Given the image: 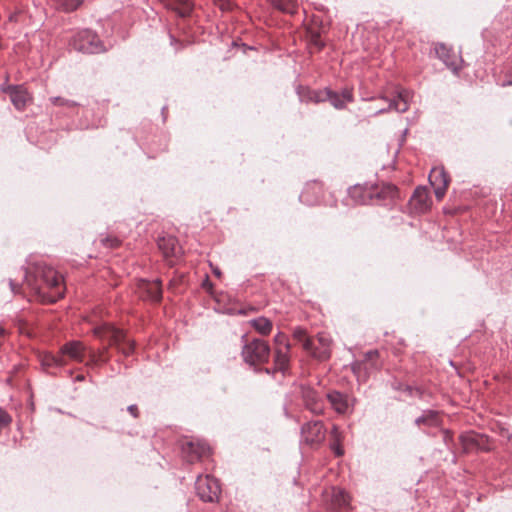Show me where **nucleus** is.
<instances>
[{"mask_svg":"<svg viewBox=\"0 0 512 512\" xmlns=\"http://www.w3.org/2000/svg\"><path fill=\"white\" fill-rule=\"evenodd\" d=\"M90 323L93 325V336L105 345L96 350L87 347L81 341H69L60 348V354L65 360L68 358L69 360L83 363L86 354H88L86 366L100 367L110 361V348H115L124 356H129L133 353L135 343L124 330L108 322L97 323L90 320Z\"/></svg>","mask_w":512,"mask_h":512,"instance_id":"obj_1","label":"nucleus"},{"mask_svg":"<svg viewBox=\"0 0 512 512\" xmlns=\"http://www.w3.org/2000/svg\"><path fill=\"white\" fill-rule=\"evenodd\" d=\"M25 282L42 303H54L64 296V283L61 275L52 267L36 263L25 272Z\"/></svg>","mask_w":512,"mask_h":512,"instance_id":"obj_2","label":"nucleus"},{"mask_svg":"<svg viewBox=\"0 0 512 512\" xmlns=\"http://www.w3.org/2000/svg\"><path fill=\"white\" fill-rule=\"evenodd\" d=\"M242 357L250 365L267 363L270 357V346L266 341L254 338L244 344Z\"/></svg>","mask_w":512,"mask_h":512,"instance_id":"obj_3","label":"nucleus"},{"mask_svg":"<svg viewBox=\"0 0 512 512\" xmlns=\"http://www.w3.org/2000/svg\"><path fill=\"white\" fill-rule=\"evenodd\" d=\"M70 45L75 50L83 53H99L104 51L97 34L88 29L78 32L71 40Z\"/></svg>","mask_w":512,"mask_h":512,"instance_id":"obj_4","label":"nucleus"},{"mask_svg":"<svg viewBox=\"0 0 512 512\" xmlns=\"http://www.w3.org/2000/svg\"><path fill=\"white\" fill-rule=\"evenodd\" d=\"M410 94L407 90L397 91V96L394 98H388L386 96L381 97L383 105L380 107H369L370 115L375 116L381 113L395 110L397 112H405L409 108Z\"/></svg>","mask_w":512,"mask_h":512,"instance_id":"obj_5","label":"nucleus"},{"mask_svg":"<svg viewBox=\"0 0 512 512\" xmlns=\"http://www.w3.org/2000/svg\"><path fill=\"white\" fill-rule=\"evenodd\" d=\"M310 99L314 102H323L328 100L336 109H344L347 103L353 102L354 97L352 89L345 88L340 94L329 89L313 91Z\"/></svg>","mask_w":512,"mask_h":512,"instance_id":"obj_6","label":"nucleus"},{"mask_svg":"<svg viewBox=\"0 0 512 512\" xmlns=\"http://www.w3.org/2000/svg\"><path fill=\"white\" fill-rule=\"evenodd\" d=\"M380 353L378 350H371L364 354L363 359L353 364V371L358 379L365 381L369 374L381 368Z\"/></svg>","mask_w":512,"mask_h":512,"instance_id":"obj_7","label":"nucleus"},{"mask_svg":"<svg viewBox=\"0 0 512 512\" xmlns=\"http://www.w3.org/2000/svg\"><path fill=\"white\" fill-rule=\"evenodd\" d=\"M195 489L199 498L204 502L217 501L221 492L218 480L210 475L199 476L195 483Z\"/></svg>","mask_w":512,"mask_h":512,"instance_id":"obj_8","label":"nucleus"},{"mask_svg":"<svg viewBox=\"0 0 512 512\" xmlns=\"http://www.w3.org/2000/svg\"><path fill=\"white\" fill-rule=\"evenodd\" d=\"M459 441L462 447V452L465 454L476 451L487 452L492 449L488 436L473 431L461 434Z\"/></svg>","mask_w":512,"mask_h":512,"instance_id":"obj_9","label":"nucleus"},{"mask_svg":"<svg viewBox=\"0 0 512 512\" xmlns=\"http://www.w3.org/2000/svg\"><path fill=\"white\" fill-rule=\"evenodd\" d=\"M182 453L189 463H195L210 457L211 448L202 440L190 439L182 443Z\"/></svg>","mask_w":512,"mask_h":512,"instance_id":"obj_10","label":"nucleus"},{"mask_svg":"<svg viewBox=\"0 0 512 512\" xmlns=\"http://www.w3.org/2000/svg\"><path fill=\"white\" fill-rule=\"evenodd\" d=\"M323 499L327 508L333 512H345L350 510V497L342 489L331 487L323 493Z\"/></svg>","mask_w":512,"mask_h":512,"instance_id":"obj_11","label":"nucleus"},{"mask_svg":"<svg viewBox=\"0 0 512 512\" xmlns=\"http://www.w3.org/2000/svg\"><path fill=\"white\" fill-rule=\"evenodd\" d=\"M135 293L142 300L159 302L162 299L161 281L139 280L136 285Z\"/></svg>","mask_w":512,"mask_h":512,"instance_id":"obj_12","label":"nucleus"},{"mask_svg":"<svg viewBox=\"0 0 512 512\" xmlns=\"http://www.w3.org/2000/svg\"><path fill=\"white\" fill-rule=\"evenodd\" d=\"M302 437L307 444H320L326 437V429L322 421H310L302 426Z\"/></svg>","mask_w":512,"mask_h":512,"instance_id":"obj_13","label":"nucleus"},{"mask_svg":"<svg viewBox=\"0 0 512 512\" xmlns=\"http://www.w3.org/2000/svg\"><path fill=\"white\" fill-rule=\"evenodd\" d=\"M429 182L434 188L435 196L442 200L450 184V177L443 167H435L429 175Z\"/></svg>","mask_w":512,"mask_h":512,"instance_id":"obj_14","label":"nucleus"},{"mask_svg":"<svg viewBox=\"0 0 512 512\" xmlns=\"http://www.w3.org/2000/svg\"><path fill=\"white\" fill-rule=\"evenodd\" d=\"M399 197L398 188L390 183L371 185V200L382 204L392 203Z\"/></svg>","mask_w":512,"mask_h":512,"instance_id":"obj_15","label":"nucleus"},{"mask_svg":"<svg viewBox=\"0 0 512 512\" xmlns=\"http://www.w3.org/2000/svg\"><path fill=\"white\" fill-rule=\"evenodd\" d=\"M158 247L169 265H173L175 260L182 254V248L173 236H163L158 239Z\"/></svg>","mask_w":512,"mask_h":512,"instance_id":"obj_16","label":"nucleus"},{"mask_svg":"<svg viewBox=\"0 0 512 512\" xmlns=\"http://www.w3.org/2000/svg\"><path fill=\"white\" fill-rule=\"evenodd\" d=\"M3 91L9 96L12 104L18 110H23L32 101V97L27 89L22 85H7Z\"/></svg>","mask_w":512,"mask_h":512,"instance_id":"obj_17","label":"nucleus"},{"mask_svg":"<svg viewBox=\"0 0 512 512\" xmlns=\"http://www.w3.org/2000/svg\"><path fill=\"white\" fill-rule=\"evenodd\" d=\"M331 338L325 333H319L315 340H313V348L308 350V353L320 360L326 361L331 356Z\"/></svg>","mask_w":512,"mask_h":512,"instance_id":"obj_18","label":"nucleus"},{"mask_svg":"<svg viewBox=\"0 0 512 512\" xmlns=\"http://www.w3.org/2000/svg\"><path fill=\"white\" fill-rule=\"evenodd\" d=\"M301 395L307 409L314 414L323 413L324 403L314 389L309 386H302Z\"/></svg>","mask_w":512,"mask_h":512,"instance_id":"obj_19","label":"nucleus"},{"mask_svg":"<svg viewBox=\"0 0 512 512\" xmlns=\"http://www.w3.org/2000/svg\"><path fill=\"white\" fill-rule=\"evenodd\" d=\"M435 52L439 59H441L447 67L456 72L460 68V57L448 46L443 43L435 45Z\"/></svg>","mask_w":512,"mask_h":512,"instance_id":"obj_20","label":"nucleus"},{"mask_svg":"<svg viewBox=\"0 0 512 512\" xmlns=\"http://www.w3.org/2000/svg\"><path fill=\"white\" fill-rule=\"evenodd\" d=\"M410 204L417 213H424L429 210L431 206V199L427 188L418 187L414 191Z\"/></svg>","mask_w":512,"mask_h":512,"instance_id":"obj_21","label":"nucleus"},{"mask_svg":"<svg viewBox=\"0 0 512 512\" xmlns=\"http://www.w3.org/2000/svg\"><path fill=\"white\" fill-rule=\"evenodd\" d=\"M164 6L181 17H187L193 10V3L190 0H163Z\"/></svg>","mask_w":512,"mask_h":512,"instance_id":"obj_22","label":"nucleus"},{"mask_svg":"<svg viewBox=\"0 0 512 512\" xmlns=\"http://www.w3.org/2000/svg\"><path fill=\"white\" fill-rule=\"evenodd\" d=\"M348 194L354 202L366 204L371 200V185H355L349 189Z\"/></svg>","mask_w":512,"mask_h":512,"instance_id":"obj_23","label":"nucleus"},{"mask_svg":"<svg viewBox=\"0 0 512 512\" xmlns=\"http://www.w3.org/2000/svg\"><path fill=\"white\" fill-rule=\"evenodd\" d=\"M327 400L332 408L339 414L346 413L349 408L347 397L338 391L329 392L327 394Z\"/></svg>","mask_w":512,"mask_h":512,"instance_id":"obj_24","label":"nucleus"},{"mask_svg":"<svg viewBox=\"0 0 512 512\" xmlns=\"http://www.w3.org/2000/svg\"><path fill=\"white\" fill-rule=\"evenodd\" d=\"M289 352L290 350L282 349V347L275 348L274 364L275 368L279 371H285L289 366Z\"/></svg>","mask_w":512,"mask_h":512,"instance_id":"obj_25","label":"nucleus"},{"mask_svg":"<svg viewBox=\"0 0 512 512\" xmlns=\"http://www.w3.org/2000/svg\"><path fill=\"white\" fill-rule=\"evenodd\" d=\"M269 3L281 12L293 15L297 12V0H268Z\"/></svg>","mask_w":512,"mask_h":512,"instance_id":"obj_26","label":"nucleus"},{"mask_svg":"<svg viewBox=\"0 0 512 512\" xmlns=\"http://www.w3.org/2000/svg\"><path fill=\"white\" fill-rule=\"evenodd\" d=\"M342 438L343 436L341 431L336 425H334L330 432V448L338 457L344 454V450L341 446Z\"/></svg>","mask_w":512,"mask_h":512,"instance_id":"obj_27","label":"nucleus"},{"mask_svg":"<svg viewBox=\"0 0 512 512\" xmlns=\"http://www.w3.org/2000/svg\"><path fill=\"white\" fill-rule=\"evenodd\" d=\"M249 324L261 335L267 336L272 331V322L265 318L259 317L249 321Z\"/></svg>","mask_w":512,"mask_h":512,"instance_id":"obj_28","label":"nucleus"},{"mask_svg":"<svg viewBox=\"0 0 512 512\" xmlns=\"http://www.w3.org/2000/svg\"><path fill=\"white\" fill-rule=\"evenodd\" d=\"M415 422L418 426H437L440 423V417L439 414L435 411H427L421 417L417 418Z\"/></svg>","mask_w":512,"mask_h":512,"instance_id":"obj_29","label":"nucleus"},{"mask_svg":"<svg viewBox=\"0 0 512 512\" xmlns=\"http://www.w3.org/2000/svg\"><path fill=\"white\" fill-rule=\"evenodd\" d=\"M41 363L44 367L64 366L67 364V360H65L61 354L56 356L51 353H46L41 356Z\"/></svg>","mask_w":512,"mask_h":512,"instance_id":"obj_30","label":"nucleus"},{"mask_svg":"<svg viewBox=\"0 0 512 512\" xmlns=\"http://www.w3.org/2000/svg\"><path fill=\"white\" fill-rule=\"evenodd\" d=\"M55 7L64 12H71L76 10L81 4L82 0H52Z\"/></svg>","mask_w":512,"mask_h":512,"instance_id":"obj_31","label":"nucleus"},{"mask_svg":"<svg viewBox=\"0 0 512 512\" xmlns=\"http://www.w3.org/2000/svg\"><path fill=\"white\" fill-rule=\"evenodd\" d=\"M293 336L297 341L302 343L305 351L308 352V350L313 348V340L307 336V333L304 329L296 328L293 332Z\"/></svg>","mask_w":512,"mask_h":512,"instance_id":"obj_32","label":"nucleus"},{"mask_svg":"<svg viewBox=\"0 0 512 512\" xmlns=\"http://www.w3.org/2000/svg\"><path fill=\"white\" fill-rule=\"evenodd\" d=\"M274 342L276 344V347H282V349L290 350V343L288 341V337L286 334L279 332L274 337Z\"/></svg>","mask_w":512,"mask_h":512,"instance_id":"obj_33","label":"nucleus"},{"mask_svg":"<svg viewBox=\"0 0 512 512\" xmlns=\"http://www.w3.org/2000/svg\"><path fill=\"white\" fill-rule=\"evenodd\" d=\"M311 52L320 51L323 47V43L318 34H311L310 37Z\"/></svg>","mask_w":512,"mask_h":512,"instance_id":"obj_34","label":"nucleus"},{"mask_svg":"<svg viewBox=\"0 0 512 512\" xmlns=\"http://www.w3.org/2000/svg\"><path fill=\"white\" fill-rule=\"evenodd\" d=\"M102 242L104 243V245L111 247V248H115L120 245V241L115 237H107V238L103 239Z\"/></svg>","mask_w":512,"mask_h":512,"instance_id":"obj_35","label":"nucleus"},{"mask_svg":"<svg viewBox=\"0 0 512 512\" xmlns=\"http://www.w3.org/2000/svg\"><path fill=\"white\" fill-rule=\"evenodd\" d=\"M9 423H10V417L4 410L0 409V427L6 426Z\"/></svg>","mask_w":512,"mask_h":512,"instance_id":"obj_36","label":"nucleus"},{"mask_svg":"<svg viewBox=\"0 0 512 512\" xmlns=\"http://www.w3.org/2000/svg\"><path fill=\"white\" fill-rule=\"evenodd\" d=\"M128 412L135 418H137L139 416V410H138V407L136 405H130L128 407Z\"/></svg>","mask_w":512,"mask_h":512,"instance_id":"obj_37","label":"nucleus"},{"mask_svg":"<svg viewBox=\"0 0 512 512\" xmlns=\"http://www.w3.org/2000/svg\"><path fill=\"white\" fill-rule=\"evenodd\" d=\"M52 100V103L54 105H67L68 104V101H65L64 99L62 98H53L51 99Z\"/></svg>","mask_w":512,"mask_h":512,"instance_id":"obj_38","label":"nucleus"},{"mask_svg":"<svg viewBox=\"0 0 512 512\" xmlns=\"http://www.w3.org/2000/svg\"><path fill=\"white\" fill-rule=\"evenodd\" d=\"M10 286L14 293H17L20 289V287L17 284H15L12 280L10 281Z\"/></svg>","mask_w":512,"mask_h":512,"instance_id":"obj_39","label":"nucleus"},{"mask_svg":"<svg viewBox=\"0 0 512 512\" xmlns=\"http://www.w3.org/2000/svg\"><path fill=\"white\" fill-rule=\"evenodd\" d=\"M203 286H204V288H205V289L210 290V289H211V287H212V284H211L208 280H206V281L203 283Z\"/></svg>","mask_w":512,"mask_h":512,"instance_id":"obj_40","label":"nucleus"},{"mask_svg":"<svg viewBox=\"0 0 512 512\" xmlns=\"http://www.w3.org/2000/svg\"><path fill=\"white\" fill-rule=\"evenodd\" d=\"M444 434H445V441L452 439V435L449 431H445Z\"/></svg>","mask_w":512,"mask_h":512,"instance_id":"obj_41","label":"nucleus"},{"mask_svg":"<svg viewBox=\"0 0 512 512\" xmlns=\"http://www.w3.org/2000/svg\"><path fill=\"white\" fill-rule=\"evenodd\" d=\"M83 379H84V377H83V376H78V377H77V380H83Z\"/></svg>","mask_w":512,"mask_h":512,"instance_id":"obj_42","label":"nucleus"},{"mask_svg":"<svg viewBox=\"0 0 512 512\" xmlns=\"http://www.w3.org/2000/svg\"><path fill=\"white\" fill-rule=\"evenodd\" d=\"M509 441L512 443V435L509 436Z\"/></svg>","mask_w":512,"mask_h":512,"instance_id":"obj_43","label":"nucleus"}]
</instances>
